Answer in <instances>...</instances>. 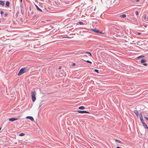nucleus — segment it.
<instances>
[{"label":"nucleus","mask_w":148,"mask_h":148,"mask_svg":"<svg viewBox=\"0 0 148 148\" xmlns=\"http://www.w3.org/2000/svg\"><path fill=\"white\" fill-rule=\"evenodd\" d=\"M27 71V67H23L19 71L18 74V75L19 76L23 73H25Z\"/></svg>","instance_id":"f257e3e1"},{"label":"nucleus","mask_w":148,"mask_h":148,"mask_svg":"<svg viewBox=\"0 0 148 148\" xmlns=\"http://www.w3.org/2000/svg\"><path fill=\"white\" fill-rule=\"evenodd\" d=\"M31 94L32 101L34 102L36 99L35 95L36 94V92L35 91H32Z\"/></svg>","instance_id":"f03ea898"},{"label":"nucleus","mask_w":148,"mask_h":148,"mask_svg":"<svg viewBox=\"0 0 148 148\" xmlns=\"http://www.w3.org/2000/svg\"><path fill=\"white\" fill-rule=\"evenodd\" d=\"M77 112L79 113H89V112H87V111L85 110L83 111H78Z\"/></svg>","instance_id":"7ed1b4c3"},{"label":"nucleus","mask_w":148,"mask_h":148,"mask_svg":"<svg viewBox=\"0 0 148 148\" xmlns=\"http://www.w3.org/2000/svg\"><path fill=\"white\" fill-rule=\"evenodd\" d=\"M18 119V118H10L9 119V120L10 121H13L16 120Z\"/></svg>","instance_id":"20e7f679"},{"label":"nucleus","mask_w":148,"mask_h":148,"mask_svg":"<svg viewBox=\"0 0 148 148\" xmlns=\"http://www.w3.org/2000/svg\"><path fill=\"white\" fill-rule=\"evenodd\" d=\"M26 118H27V119H30L31 120H32V121H33L34 120L33 118L31 116H27L26 117Z\"/></svg>","instance_id":"39448f33"},{"label":"nucleus","mask_w":148,"mask_h":148,"mask_svg":"<svg viewBox=\"0 0 148 148\" xmlns=\"http://www.w3.org/2000/svg\"><path fill=\"white\" fill-rule=\"evenodd\" d=\"M35 6L36 7L37 10L41 12H42V10L41 9H40V8H39L37 5H35Z\"/></svg>","instance_id":"423d86ee"},{"label":"nucleus","mask_w":148,"mask_h":148,"mask_svg":"<svg viewBox=\"0 0 148 148\" xmlns=\"http://www.w3.org/2000/svg\"><path fill=\"white\" fill-rule=\"evenodd\" d=\"M142 123L144 127H145L147 129H148V126L145 122H143Z\"/></svg>","instance_id":"0eeeda50"},{"label":"nucleus","mask_w":148,"mask_h":148,"mask_svg":"<svg viewBox=\"0 0 148 148\" xmlns=\"http://www.w3.org/2000/svg\"><path fill=\"white\" fill-rule=\"evenodd\" d=\"M120 17L121 18H124L126 17V15L125 14H123L122 15H121Z\"/></svg>","instance_id":"6e6552de"},{"label":"nucleus","mask_w":148,"mask_h":148,"mask_svg":"<svg viewBox=\"0 0 148 148\" xmlns=\"http://www.w3.org/2000/svg\"><path fill=\"white\" fill-rule=\"evenodd\" d=\"M92 30L95 32H96L97 33H101L99 32V31L98 30H96V29H92Z\"/></svg>","instance_id":"1a4fd4ad"},{"label":"nucleus","mask_w":148,"mask_h":148,"mask_svg":"<svg viewBox=\"0 0 148 148\" xmlns=\"http://www.w3.org/2000/svg\"><path fill=\"white\" fill-rule=\"evenodd\" d=\"M78 108L79 109H85V107L84 106H80Z\"/></svg>","instance_id":"9d476101"},{"label":"nucleus","mask_w":148,"mask_h":148,"mask_svg":"<svg viewBox=\"0 0 148 148\" xmlns=\"http://www.w3.org/2000/svg\"><path fill=\"white\" fill-rule=\"evenodd\" d=\"M5 3L4 2L1 1H0V4L1 5H4Z\"/></svg>","instance_id":"9b49d317"},{"label":"nucleus","mask_w":148,"mask_h":148,"mask_svg":"<svg viewBox=\"0 0 148 148\" xmlns=\"http://www.w3.org/2000/svg\"><path fill=\"white\" fill-rule=\"evenodd\" d=\"M134 113L136 114L137 116H138V111L136 110H135L134 111Z\"/></svg>","instance_id":"f8f14e48"},{"label":"nucleus","mask_w":148,"mask_h":148,"mask_svg":"<svg viewBox=\"0 0 148 148\" xmlns=\"http://www.w3.org/2000/svg\"><path fill=\"white\" fill-rule=\"evenodd\" d=\"M10 3L8 1H7L5 3V5L8 7H9Z\"/></svg>","instance_id":"ddd939ff"},{"label":"nucleus","mask_w":148,"mask_h":148,"mask_svg":"<svg viewBox=\"0 0 148 148\" xmlns=\"http://www.w3.org/2000/svg\"><path fill=\"white\" fill-rule=\"evenodd\" d=\"M146 61V60L145 59H142L141 61V63H143Z\"/></svg>","instance_id":"4468645a"},{"label":"nucleus","mask_w":148,"mask_h":148,"mask_svg":"<svg viewBox=\"0 0 148 148\" xmlns=\"http://www.w3.org/2000/svg\"><path fill=\"white\" fill-rule=\"evenodd\" d=\"M116 141L117 142L119 143H121V144H123V143L121 142V141H120L119 140H116Z\"/></svg>","instance_id":"2eb2a0df"},{"label":"nucleus","mask_w":148,"mask_h":148,"mask_svg":"<svg viewBox=\"0 0 148 148\" xmlns=\"http://www.w3.org/2000/svg\"><path fill=\"white\" fill-rule=\"evenodd\" d=\"M144 57V56H141L138 57H137V58L138 59H139L140 58H143Z\"/></svg>","instance_id":"dca6fc26"},{"label":"nucleus","mask_w":148,"mask_h":148,"mask_svg":"<svg viewBox=\"0 0 148 148\" xmlns=\"http://www.w3.org/2000/svg\"><path fill=\"white\" fill-rule=\"evenodd\" d=\"M144 19L145 21H147V18H146V15H144L143 16Z\"/></svg>","instance_id":"f3484780"},{"label":"nucleus","mask_w":148,"mask_h":148,"mask_svg":"<svg viewBox=\"0 0 148 148\" xmlns=\"http://www.w3.org/2000/svg\"><path fill=\"white\" fill-rule=\"evenodd\" d=\"M24 135H25V134H24V133H21L20 134H19V136H24Z\"/></svg>","instance_id":"a211bd4d"},{"label":"nucleus","mask_w":148,"mask_h":148,"mask_svg":"<svg viewBox=\"0 0 148 148\" xmlns=\"http://www.w3.org/2000/svg\"><path fill=\"white\" fill-rule=\"evenodd\" d=\"M139 116L140 119L143 118L142 115L141 113H140L139 114Z\"/></svg>","instance_id":"6ab92c4d"},{"label":"nucleus","mask_w":148,"mask_h":148,"mask_svg":"<svg viewBox=\"0 0 148 148\" xmlns=\"http://www.w3.org/2000/svg\"><path fill=\"white\" fill-rule=\"evenodd\" d=\"M140 120H141V121H142V123H143V122H144V121H143V118H140Z\"/></svg>","instance_id":"aec40b11"},{"label":"nucleus","mask_w":148,"mask_h":148,"mask_svg":"<svg viewBox=\"0 0 148 148\" xmlns=\"http://www.w3.org/2000/svg\"><path fill=\"white\" fill-rule=\"evenodd\" d=\"M79 23L80 25L84 24L81 21H80L79 22Z\"/></svg>","instance_id":"412c9836"},{"label":"nucleus","mask_w":148,"mask_h":148,"mask_svg":"<svg viewBox=\"0 0 148 148\" xmlns=\"http://www.w3.org/2000/svg\"><path fill=\"white\" fill-rule=\"evenodd\" d=\"M94 71L96 72H97V73H99V71L97 70V69H95L94 70Z\"/></svg>","instance_id":"4be33fe9"},{"label":"nucleus","mask_w":148,"mask_h":148,"mask_svg":"<svg viewBox=\"0 0 148 148\" xmlns=\"http://www.w3.org/2000/svg\"><path fill=\"white\" fill-rule=\"evenodd\" d=\"M135 14H136V16H137V15H138V11H136V12H135Z\"/></svg>","instance_id":"5701e85b"},{"label":"nucleus","mask_w":148,"mask_h":148,"mask_svg":"<svg viewBox=\"0 0 148 148\" xmlns=\"http://www.w3.org/2000/svg\"><path fill=\"white\" fill-rule=\"evenodd\" d=\"M86 62H88V63H92V62H90V61H89V60H87V61H86Z\"/></svg>","instance_id":"b1692460"},{"label":"nucleus","mask_w":148,"mask_h":148,"mask_svg":"<svg viewBox=\"0 0 148 148\" xmlns=\"http://www.w3.org/2000/svg\"><path fill=\"white\" fill-rule=\"evenodd\" d=\"M0 13L1 14H3V11H1V12Z\"/></svg>","instance_id":"393cba45"},{"label":"nucleus","mask_w":148,"mask_h":148,"mask_svg":"<svg viewBox=\"0 0 148 148\" xmlns=\"http://www.w3.org/2000/svg\"><path fill=\"white\" fill-rule=\"evenodd\" d=\"M75 63H73L72 64V66H75Z\"/></svg>","instance_id":"a878e982"},{"label":"nucleus","mask_w":148,"mask_h":148,"mask_svg":"<svg viewBox=\"0 0 148 148\" xmlns=\"http://www.w3.org/2000/svg\"><path fill=\"white\" fill-rule=\"evenodd\" d=\"M143 65L145 66H146L147 65V64L146 63H145L143 64Z\"/></svg>","instance_id":"bb28decb"},{"label":"nucleus","mask_w":148,"mask_h":148,"mask_svg":"<svg viewBox=\"0 0 148 148\" xmlns=\"http://www.w3.org/2000/svg\"><path fill=\"white\" fill-rule=\"evenodd\" d=\"M4 15H5V16H7L8 15V14L7 13H5L4 14Z\"/></svg>","instance_id":"cd10ccee"},{"label":"nucleus","mask_w":148,"mask_h":148,"mask_svg":"<svg viewBox=\"0 0 148 148\" xmlns=\"http://www.w3.org/2000/svg\"><path fill=\"white\" fill-rule=\"evenodd\" d=\"M144 118L148 121V118H147L146 117H144Z\"/></svg>","instance_id":"c85d7f7f"},{"label":"nucleus","mask_w":148,"mask_h":148,"mask_svg":"<svg viewBox=\"0 0 148 148\" xmlns=\"http://www.w3.org/2000/svg\"><path fill=\"white\" fill-rule=\"evenodd\" d=\"M89 54H90V56H92L91 54V53H90L89 52Z\"/></svg>","instance_id":"c756f323"},{"label":"nucleus","mask_w":148,"mask_h":148,"mask_svg":"<svg viewBox=\"0 0 148 148\" xmlns=\"http://www.w3.org/2000/svg\"><path fill=\"white\" fill-rule=\"evenodd\" d=\"M89 52H87L86 53H87V54H89Z\"/></svg>","instance_id":"7c9ffc66"},{"label":"nucleus","mask_w":148,"mask_h":148,"mask_svg":"<svg viewBox=\"0 0 148 148\" xmlns=\"http://www.w3.org/2000/svg\"><path fill=\"white\" fill-rule=\"evenodd\" d=\"M140 34H141V33H138V35H140Z\"/></svg>","instance_id":"2f4dec72"},{"label":"nucleus","mask_w":148,"mask_h":148,"mask_svg":"<svg viewBox=\"0 0 148 148\" xmlns=\"http://www.w3.org/2000/svg\"><path fill=\"white\" fill-rule=\"evenodd\" d=\"M136 2H138L139 1V0H136Z\"/></svg>","instance_id":"473e14b6"},{"label":"nucleus","mask_w":148,"mask_h":148,"mask_svg":"<svg viewBox=\"0 0 148 148\" xmlns=\"http://www.w3.org/2000/svg\"><path fill=\"white\" fill-rule=\"evenodd\" d=\"M116 148H120L119 147H117Z\"/></svg>","instance_id":"72a5a7b5"},{"label":"nucleus","mask_w":148,"mask_h":148,"mask_svg":"<svg viewBox=\"0 0 148 148\" xmlns=\"http://www.w3.org/2000/svg\"><path fill=\"white\" fill-rule=\"evenodd\" d=\"M148 21V17L147 18V21Z\"/></svg>","instance_id":"f704fd0d"},{"label":"nucleus","mask_w":148,"mask_h":148,"mask_svg":"<svg viewBox=\"0 0 148 148\" xmlns=\"http://www.w3.org/2000/svg\"><path fill=\"white\" fill-rule=\"evenodd\" d=\"M59 69H61V66H60V67H59Z\"/></svg>","instance_id":"c9c22d12"},{"label":"nucleus","mask_w":148,"mask_h":148,"mask_svg":"<svg viewBox=\"0 0 148 148\" xmlns=\"http://www.w3.org/2000/svg\"><path fill=\"white\" fill-rule=\"evenodd\" d=\"M1 128H0V130H1Z\"/></svg>","instance_id":"e433bc0d"},{"label":"nucleus","mask_w":148,"mask_h":148,"mask_svg":"<svg viewBox=\"0 0 148 148\" xmlns=\"http://www.w3.org/2000/svg\"><path fill=\"white\" fill-rule=\"evenodd\" d=\"M21 1H22V0H21Z\"/></svg>","instance_id":"4c0bfd02"}]
</instances>
